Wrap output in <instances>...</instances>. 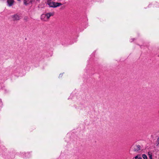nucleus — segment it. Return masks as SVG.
<instances>
[{
    "label": "nucleus",
    "instance_id": "obj_1",
    "mask_svg": "<svg viewBox=\"0 0 159 159\" xmlns=\"http://www.w3.org/2000/svg\"><path fill=\"white\" fill-rule=\"evenodd\" d=\"M54 14V12L47 13L46 14H42L41 16V20L44 21L47 20L51 16H53Z\"/></svg>",
    "mask_w": 159,
    "mask_h": 159
},
{
    "label": "nucleus",
    "instance_id": "obj_2",
    "mask_svg": "<svg viewBox=\"0 0 159 159\" xmlns=\"http://www.w3.org/2000/svg\"><path fill=\"white\" fill-rule=\"evenodd\" d=\"M48 4L50 7L56 8L62 5L61 3L56 2H48Z\"/></svg>",
    "mask_w": 159,
    "mask_h": 159
},
{
    "label": "nucleus",
    "instance_id": "obj_3",
    "mask_svg": "<svg viewBox=\"0 0 159 159\" xmlns=\"http://www.w3.org/2000/svg\"><path fill=\"white\" fill-rule=\"evenodd\" d=\"M11 17L14 21L19 20L20 19V15L16 14L11 16Z\"/></svg>",
    "mask_w": 159,
    "mask_h": 159
},
{
    "label": "nucleus",
    "instance_id": "obj_4",
    "mask_svg": "<svg viewBox=\"0 0 159 159\" xmlns=\"http://www.w3.org/2000/svg\"><path fill=\"white\" fill-rule=\"evenodd\" d=\"M14 1L13 0H7V2L9 6L10 7L12 5Z\"/></svg>",
    "mask_w": 159,
    "mask_h": 159
},
{
    "label": "nucleus",
    "instance_id": "obj_5",
    "mask_svg": "<svg viewBox=\"0 0 159 159\" xmlns=\"http://www.w3.org/2000/svg\"><path fill=\"white\" fill-rule=\"evenodd\" d=\"M140 146L139 145H137L136 146V148L134 149V151L135 152H138L140 149Z\"/></svg>",
    "mask_w": 159,
    "mask_h": 159
},
{
    "label": "nucleus",
    "instance_id": "obj_6",
    "mask_svg": "<svg viewBox=\"0 0 159 159\" xmlns=\"http://www.w3.org/2000/svg\"><path fill=\"white\" fill-rule=\"evenodd\" d=\"M31 0H24V3L25 5H27L31 2Z\"/></svg>",
    "mask_w": 159,
    "mask_h": 159
},
{
    "label": "nucleus",
    "instance_id": "obj_7",
    "mask_svg": "<svg viewBox=\"0 0 159 159\" xmlns=\"http://www.w3.org/2000/svg\"><path fill=\"white\" fill-rule=\"evenodd\" d=\"M144 159H147V156L145 154H143L142 155Z\"/></svg>",
    "mask_w": 159,
    "mask_h": 159
},
{
    "label": "nucleus",
    "instance_id": "obj_8",
    "mask_svg": "<svg viewBox=\"0 0 159 159\" xmlns=\"http://www.w3.org/2000/svg\"><path fill=\"white\" fill-rule=\"evenodd\" d=\"M159 144V140H157L156 142V144L157 146H158Z\"/></svg>",
    "mask_w": 159,
    "mask_h": 159
},
{
    "label": "nucleus",
    "instance_id": "obj_9",
    "mask_svg": "<svg viewBox=\"0 0 159 159\" xmlns=\"http://www.w3.org/2000/svg\"><path fill=\"white\" fill-rule=\"evenodd\" d=\"M149 158H150V159H152V155H151L149 156Z\"/></svg>",
    "mask_w": 159,
    "mask_h": 159
},
{
    "label": "nucleus",
    "instance_id": "obj_10",
    "mask_svg": "<svg viewBox=\"0 0 159 159\" xmlns=\"http://www.w3.org/2000/svg\"><path fill=\"white\" fill-rule=\"evenodd\" d=\"M138 158H138V156H135V159H137V158L138 159Z\"/></svg>",
    "mask_w": 159,
    "mask_h": 159
},
{
    "label": "nucleus",
    "instance_id": "obj_11",
    "mask_svg": "<svg viewBox=\"0 0 159 159\" xmlns=\"http://www.w3.org/2000/svg\"><path fill=\"white\" fill-rule=\"evenodd\" d=\"M138 159H142V158L141 157H139Z\"/></svg>",
    "mask_w": 159,
    "mask_h": 159
}]
</instances>
